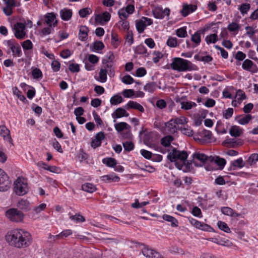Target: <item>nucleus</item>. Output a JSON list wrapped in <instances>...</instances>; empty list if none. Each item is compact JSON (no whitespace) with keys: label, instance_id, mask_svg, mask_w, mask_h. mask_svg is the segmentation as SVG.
Here are the masks:
<instances>
[{"label":"nucleus","instance_id":"f257e3e1","mask_svg":"<svg viewBox=\"0 0 258 258\" xmlns=\"http://www.w3.org/2000/svg\"><path fill=\"white\" fill-rule=\"evenodd\" d=\"M6 239L10 245L18 248L27 247L32 242L30 233L21 229H15L8 233Z\"/></svg>","mask_w":258,"mask_h":258},{"label":"nucleus","instance_id":"f03ea898","mask_svg":"<svg viewBox=\"0 0 258 258\" xmlns=\"http://www.w3.org/2000/svg\"><path fill=\"white\" fill-rule=\"evenodd\" d=\"M171 68L178 72L197 71L198 68L190 61L180 57H175L170 64Z\"/></svg>","mask_w":258,"mask_h":258},{"label":"nucleus","instance_id":"7ed1b4c3","mask_svg":"<svg viewBox=\"0 0 258 258\" xmlns=\"http://www.w3.org/2000/svg\"><path fill=\"white\" fill-rule=\"evenodd\" d=\"M187 122V119L184 116L171 119L165 123V130L169 134H173L179 130V125H184Z\"/></svg>","mask_w":258,"mask_h":258},{"label":"nucleus","instance_id":"20e7f679","mask_svg":"<svg viewBox=\"0 0 258 258\" xmlns=\"http://www.w3.org/2000/svg\"><path fill=\"white\" fill-rule=\"evenodd\" d=\"M32 22L28 20L27 23L26 22H17L14 24L12 30L14 36L16 38L19 40H22L25 38L27 35V30L26 25L32 26Z\"/></svg>","mask_w":258,"mask_h":258},{"label":"nucleus","instance_id":"39448f33","mask_svg":"<svg viewBox=\"0 0 258 258\" xmlns=\"http://www.w3.org/2000/svg\"><path fill=\"white\" fill-rule=\"evenodd\" d=\"M3 43L8 49V53L12 52L14 57H20L22 55L21 46L15 39L5 40Z\"/></svg>","mask_w":258,"mask_h":258},{"label":"nucleus","instance_id":"423d86ee","mask_svg":"<svg viewBox=\"0 0 258 258\" xmlns=\"http://www.w3.org/2000/svg\"><path fill=\"white\" fill-rule=\"evenodd\" d=\"M187 157L188 154L186 151H180L173 148L172 151L168 153L167 159L171 162L179 160L181 162L184 163L186 162Z\"/></svg>","mask_w":258,"mask_h":258},{"label":"nucleus","instance_id":"0eeeda50","mask_svg":"<svg viewBox=\"0 0 258 258\" xmlns=\"http://www.w3.org/2000/svg\"><path fill=\"white\" fill-rule=\"evenodd\" d=\"M134 0H126V6L119 9L118 15L120 19H127L135 11Z\"/></svg>","mask_w":258,"mask_h":258},{"label":"nucleus","instance_id":"6e6552de","mask_svg":"<svg viewBox=\"0 0 258 258\" xmlns=\"http://www.w3.org/2000/svg\"><path fill=\"white\" fill-rule=\"evenodd\" d=\"M6 217L12 221L19 222L24 218L23 213L16 208H10L5 212Z\"/></svg>","mask_w":258,"mask_h":258},{"label":"nucleus","instance_id":"1a4fd4ad","mask_svg":"<svg viewBox=\"0 0 258 258\" xmlns=\"http://www.w3.org/2000/svg\"><path fill=\"white\" fill-rule=\"evenodd\" d=\"M114 55L112 52L109 51L106 56L105 58L103 60V63L109 69V76L113 77L115 76V68L113 67L112 63L114 60Z\"/></svg>","mask_w":258,"mask_h":258},{"label":"nucleus","instance_id":"9d476101","mask_svg":"<svg viewBox=\"0 0 258 258\" xmlns=\"http://www.w3.org/2000/svg\"><path fill=\"white\" fill-rule=\"evenodd\" d=\"M28 190L27 183L19 177L14 182V191L16 194L19 196H23L26 194Z\"/></svg>","mask_w":258,"mask_h":258},{"label":"nucleus","instance_id":"9b49d317","mask_svg":"<svg viewBox=\"0 0 258 258\" xmlns=\"http://www.w3.org/2000/svg\"><path fill=\"white\" fill-rule=\"evenodd\" d=\"M153 24V20L143 17L141 19L136 21V27L139 33H143L146 28Z\"/></svg>","mask_w":258,"mask_h":258},{"label":"nucleus","instance_id":"f8f14e48","mask_svg":"<svg viewBox=\"0 0 258 258\" xmlns=\"http://www.w3.org/2000/svg\"><path fill=\"white\" fill-rule=\"evenodd\" d=\"M11 185L7 174L0 168V191H7Z\"/></svg>","mask_w":258,"mask_h":258},{"label":"nucleus","instance_id":"ddd939ff","mask_svg":"<svg viewBox=\"0 0 258 258\" xmlns=\"http://www.w3.org/2000/svg\"><path fill=\"white\" fill-rule=\"evenodd\" d=\"M152 12L153 16L159 19H162L165 16L168 17L170 13V10L169 8H167L163 10L161 6L155 7L152 9Z\"/></svg>","mask_w":258,"mask_h":258},{"label":"nucleus","instance_id":"4468645a","mask_svg":"<svg viewBox=\"0 0 258 258\" xmlns=\"http://www.w3.org/2000/svg\"><path fill=\"white\" fill-rule=\"evenodd\" d=\"M107 74H109V69L106 66L100 68L97 75L95 76V79L101 83H105L107 80Z\"/></svg>","mask_w":258,"mask_h":258},{"label":"nucleus","instance_id":"2eb2a0df","mask_svg":"<svg viewBox=\"0 0 258 258\" xmlns=\"http://www.w3.org/2000/svg\"><path fill=\"white\" fill-rule=\"evenodd\" d=\"M242 68L251 73H256L258 72V68L256 65L248 59H246L243 61L242 64Z\"/></svg>","mask_w":258,"mask_h":258},{"label":"nucleus","instance_id":"dca6fc26","mask_svg":"<svg viewBox=\"0 0 258 258\" xmlns=\"http://www.w3.org/2000/svg\"><path fill=\"white\" fill-rule=\"evenodd\" d=\"M246 98L245 92L239 89L236 91L234 99L232 101V105L234 107L238 106L240 105L243 100Z\"/></svg>","mask_w":258,"mask_h":258},{"label":"nucleus","instance_id":"f3484780","mask_svg":"<svg viewBox=\"0 0 258 258\" xmlns=\"http://www.w3.org/2000/svg\"><path fill=\"white\" fill-rule=\"evenodd\" d=\"M110 18L111 15L108 12H105L102 14L96 15L95 20L97 24L103 25L110 20Z\"/></svg>","mask_w":258,"mask_h":258},{"label":"nucleus","instance_id":"a211bd4d","mask_svg":"<svg viewBox=\"0 0 258 258\" xmlns=\"http://www.w3.org/2000/svg\"><path fill=\"white\" fill-rule=\"evenodd\" d=\"M105 138V134L103 132H100L98 133L95 136V139L93 140L91 142V147L95 149L99 147L101 145L102 141Z\"/></svg>","mask_w":258,"mask_h":258},{"label":"nucleus","instance_id":"6ab92c4d","mask_svg":"<svg viewBox=\"0 0 258 258\" xmlns=\"http://www.w3.org/2000/svg\"><path fill=\"white\" fill-rule=\"evenodd\" d=\"M192 157L194 160H198L200 161L202 164H204L208 161H213L214 159V157L207 156L204 154L200 153L199 152L195 153L192 154Z\"/></svg>","mask_w":258,"mask_h":258},{"label":"nucleus","instance_id":"aec40b11","mask_svg":"<svg viewBox=\"0 0 258 258\" xmlns=\"http://www.w3.org/2000/svg\"><path fill=\"white\" fill-rule=\"evenodd\" d=\"M142 251L143 255L147 258H162L159 253L147 247L143 248Z\"/></svg>","mask_w":258,"mask_h":258},{"label":"nucleus","instance_id":"412c9836","mask_svg":"<svg viewBox=\"0 0 258 258\" xmlns=\"http://www.w3.org/2000/svg\"><path fill=\"white\" fill-rule=\"evenodd\" d=\"M0 136L4 140L13 145V140L10 135V130L5 125H0Z\"/></svg>","mask_w":258,"mask_h":258},{"label":"nucleus","instance_id":"4be33fe9","mask_svg":"<svg viewBox=\"0 0 258 258\" xmlns=\"http://www.w3.org/2000/svg\"><path fill=\"white\" fill-rule=\"evenodd\" d=\"M45 23L48 26L55 27L57 23L56 14L53 13H47L45 16Z\"/></svg>","mask_w":258,"mask_h":258},{"label":"nucleus","instance_id":"5701e85b","mask_svg":"<svg viewBox=\"0 0 258 258\" xmlns=\"http://www.w3.org/2000/svg\"><path fill=\"white\" fill-rule=\"evenodd\" d=\"M197 8V7L196 5L184 4L183 5L182 9L180 11V13L182 16L185 17L195 11Z\"/></svg>","mask_w":258,"mask_h":258},{"label":"nucleus","instance_id":"b1692460","mask_svg":"<svg viewBox=\"0 0 258 258\" xmlns=\"http://www.w3.org/2000/svg\"><path fill=\"white\" fill-rule=\"evenodd\" d=\"M252 118V117L250 114H247L245 115L241 114L235 117V120L241 125L247 124Z\"/></svg>","mask_w":258,"mask_h":258},{"label":"nucleus","instance_id":"393cba45","mask_svg":"<svg viewBox=\"0 0 258 258\" xmlns=\"http://www.w3.org/2000/svg\"><path fill=\"white\" fill-rule=\"evenodd\" d=\"M125 108L126 109H134L141 112L144 111V107L140 104L134 101H129L125 105Z\"/></svg>","mask_w":258,"mask_h":258},{"label":"nucleus","instance_id":"a878e982","mask_svg":"<svg viewBox=\"0 0 258 258\" xmlns=\"http://www.w3.org/2000/svg\"><path fill=\"white\" fill-rule=\"evenodd\" d=\"M61 19L63 21L70 20L73 15L72 10L68 8H64L60 11L59 12Z\"/></svg>","mask_w":258,"mask_h":258},{"label":"nucleus","instance_id":"bb28decb","mask_svg":"<svg viewBox=\"0 0 258 258\" xmlns=\"http://www.w3.org/2000/svg\"><path fill=\"white\" fill-rule=\"evenodd\" d=\"M89 29L86 26H81L80 27L78 34L79 39L82 41H86L88 36Z\"/></svg>","mask_w":258,"mask_h":258},{"label":"nucleus","instance_id":"cd10ccee","mask_svg":"<svg viewBox=\"0 0 258 258\" xmlns=\"http://www.w3.org/2000/svg\"><path fill=\"white\" fill-rule=\"evenodd\" d=\"M246 34L253 43H256V40L254 35L258 32V30L251 26H246L245 28Z\"/></svg>","mask_w":258,"mask_h":258},{"label":"nucleus","instance_id":"c85d7f7f","mask_svg":"<svg viewBox=\"0 0 258 258\" xmlns=\"http://www.w3.org/2000/svg\"><path fill=\"white\" fill-rule=\"evenodd\" d=\"M221 210L223 214L232 217H236L241 216L240 214L237 213L233 209L228 207H222Z\"/></svg>","mask_w":258,"mask_h":258},{"label":"nucleus","instance_id":"c756f323","mask_svg":"<svg viewBox=\"0 0 258 258\" xmlns=\"http://www.w3.org/2000/svg\"><path fill=\"white\" fill-rule=\"evenodd\" d=\"M116 25L120 30L123 31H128L130 25L126 19H120Z\"/></svg>","mask_w":258,"mask_h":258},{"label":"nucleus","instance_id":"7c9ffc66","mask_svg":"<svg viewBox=\"0 0 258 258\" xmlns=\"http://www.w3.org/2000/svg\"><path fill=\"white\" fill-rule=\"evenodd\" d=\"M202 31L198 30L194 33L191 36V40L195 44V46L200 45L201 42Z\"/></svg>","mask_w":258,"mask_h":258},{"label":"nucleus","instance_id":"2f4dec72","mask_svg":"<svg viewBox=\"0 0 258 258\" xmlns=\"http://www.w3.org/2000/svg\"><path fill=\"white\" fill-rule=\"evenodd\" d=\"M240 25L236 22H232L230 23L227 26V29L232 34L235 35L238 34Z\"/></svg>","mask_w":258,"mask_h":258},{"label":"nucleus","instance_id":"473e14b6","mask_svg":"<svg viewBox=\"0 0 258 258\" xmlns=\"http://www.w3.org/2000/svg\"><path fill=\"white\" fill-rule=\"evenodd\" d=\"M135 52L136 54L144 55L145 56L149 55L147 49L143 44L138 45L135 49Z\"/></svg>","mask_w":258,"mask_h":258},{"label":"nucleus","instance_id":"72a5a7b5","mask_svg":"<svg viewBox=\"0 0 258 258\" xmlns=\"http://www.w3.org/2000/svg\"><path fill=\"white\" fill-rule=\"evenodd\" d=\"M123 99L120 94L118 93L112 96L110 99V102L112 105H117L122 102Z\"/></svg>","mask_w":258,"mask_h":258},{"label":"nucleus","instance_id":"f704fd0d","mask_svg":"<svg viewBox=\"0 0 258 258\" xmlns=\"http://www.w3.org/2000/svg\"><path fill=\"white\" fill-rule=\"evenodd\" d=\"M242 133V131L239 127L236 125L231 126L229 130L230 135L234 137H238Z\"/></svg>","mask_w":258,"mask_h":258},{"label":"nucleus","instance_id":"c9c22d12","mask_svg":"<svg viewBox=\"0 0 258 258\" xmlns=\"http://www.w3.org/2000/svg\"><path fill=\"white\" fill-rule=\"evenodd\" d=\"M119 177L117 175H107L101 177L102 181L110 182L111 181L117 182L119 180Z\"/></svg>","mask_w":258,"mask_h":258},{"label":"nucleus","instance_id":"e433bc0d","mask_svg":"<svg viewBox=\"0 0 258 258\" xmlns=\"http://www.w3.org/2000/svg\"><path fill=\"white\" fill-rule=\"evenodd\" d=\"M166 44L170 47H176L178 45L177 38L175 37L169 36L166 41Z\"/></svg>","mask_w":258,"mask_h":258},{"label":"nucleus","instance_id":"4c0bfd02","mask_svg":"<svg viewBox=\"0 0 258 258\" xmlns=\"http://www.w3.org/2000/svg\"><path fill=\"white\" fill-rule=\"evenodd\" d=\"M82 189L85 191L92 193L96 190V187L92 183H85L82 185Z\"/></svg>","mask_w":258,"mask_h":258},{"label":"nucleus","instance_id":"58836bf2","mask_svg":"<svg viewBox=\"0 0 258 258\" xmlns=\"http://www.w3.org/2000/svg\"><path fill=\"white\" fill-rule=\"evenodd\" d=\"M218 40V36L216 34H212L208 35L205 37V41L207 44L215 43Z\"/></svg>","mask_w":258,"mask_h":258},{"label":"nucleus","instance_id":"ea45409f","mask_svg":"<svg viewBox=\"0 0 258 258\" xmlns=\"http://www.w3.org/2000/svg\"><path fill=\"white\" fill-rule=\"evenodd\" d=\"M111 43L114 48H116L119 45L120 40L117 34L111 33Z\"/></svg>","mask_w":258,"mask_h":258},{"label":"nucleus","instance_id":"a19ab883","mask_svg":"<svg viewBox=\"0 0 258 258\" xmlns=\"http://www.w3.org/2000/svg\"><path fill=\"white\" fill-rule=\"evenodd\" d=\"M163 219L165 221L171 222V226H178V221L175 218L171 216L165 214L163 215Z\"/></svg>","mask_w":258,"mask_h":258},{"label":"nucleus","instance_id":"79ce46f5","mask_svg":"<svg viewBox=\"0 0 258 258\" xmlns=\"http://www.w3.org/2000/svg\"><path fill=\"white\" fill-rule=\"evenodd\" d=\"M176 35L179 38H185L187 36L186 27L183 26L175 30Z\"/></svg>","mask_w":258,"mask_h":258},{"label":"nucleus","instance_id":"37998d69","mask_svg":"<svg viewBox=\"0 0 258 258\" xmlns=\"http://www.w3.org/2000/svg\"><path fill=\"white\" fill-rule=\"evenodd\" d=\"M245 163L243 162V161L241 158H240L237 160H234L231 163V165L229 168V170H232L233 167H238L242 168L244 166Z\"/></svg>","mask_w":258,"mask_h":258},{"label":"nucleus","instance_id":"c03bdc74","mask_svg":"<svg viewBox=\"0 0 258 258\" xmlns=\"http://www.w3.org/2000/svg\"><path fill=\"white\" fill-rule=\"evenodd\" d=\"M102 162L110 167H114L116 165V161L113 158H104Z\"/></svg>","mask_w":258,"mask_h":258},{"label":"nucleus","instance_id":"a18cd8bd","mask_svg":"<svg viewBox=\"0 0 258 258\" xmlns=\"http://www.w3.org/2000/svg\"><path fill=\"white\" fill-rule=\"evenodd\" d=\"M181 105V108L185 110L190 109L197 106V104L195 102L190 101L182 102Z\"/></svg>","mask_w":258,"mask_h":258},{"label":"nucleus","instance_id":"49530a36","mask_svg":"<svg viewBox=\"0 0 258 258\" xmlns=\"http://www.w3.org/2000/svg\"><path fill=\"white\" fill-rule=\"evenodd\" d=\"M22 47L25 52L31 50L33 48V44L30 40L27 39L21 43Z\"/></svg>","mask_w":258,"mask_h":258},{"label":"nucleus","instance_id":"de8ad7c7","mask_svg":"<svg viewBox=\"0 0 258 258\" xmlns=\"http://www.w3.org/2000/svg\"><path fill=\"white\" fill-rule=\"evenodd\" d=\"M210 162H214V163H216L218 166L220 167L221 169H222L224 168L226 162V160L223 158L216 157H214V160L213 161H210Z\"/></svg>","mask_w":258,"mask_h":258},{"label":"nucleus","instance_id":"09e8293b","mask_svg":"<svg viewBox=\"0 0 258 258\" xmlns=\"http://www.w3.org/2000/svg\"><path fill=\"white\" fill-rule=\"evenodd\" d=\"M32 75L33 79L36 80H40L42 78L43 74L41 71L38 68H35L32 71Z\"/></svg>","mask_w":258,"mask_h":258},{"label":"nucleus","instance_id":"8fccbe9b","mask_svg":"<svg viewBox=\"0 0 258 258\" xmlns=\"http://www.w3.org/2000/svg\"><path fill=\"white\" fill-rule=\"evenodd\" d=\"M120 80L126 85L132 84L135 82L134 79L129 75H124L121 78Z\"/></svg>","mask_w":258,"mask_h":258},{"label":"nucleus","instance_id":"3c124183","mask_svg":"<svg viewBox=\"0 0 258 258\" xmlns=\"http://www.w3.org/2000/svg\"><path fill=\"white\" fill-rule=\"evenodd\" d=\"M13 92L14 95L17 97V98L20 101L24 102L26 100L25 97L22 94V92L17 87L13 88Z\"/></svg>","mask_w":258,"mask_h":258},{"label":"nucleus","instance_id":"603ef678","mask_svg":"<svg viewBox=\"0 0 258 258\" xmlns=\"http://www.w3.org/2000/svg\"><path fill=\"white\" fill-rule=\"evenodd\" d=\"M250 8V5L249 4H242L238 7V10L240 11L241 14L244 15L247 13L248 11Z\"/></svg>","mask_w":258,"mask_h":258},{"label":"nucleus","instance_id":"864d4df0","mask_svg":"<svg viewBox=\"0 0 258 258\" xmlns=\"http://www.w3.org/2000/svg\"><path fill=\"white\" fill-rule=\"evenodd\" d=\"M104 48V45L102 41H95L93 43V51L99 52Z\"/></svg>","mask_w":258,"mask_h":258},{"label":"nucleus","instance_id":"5fc2aeb1","mask_svg":"<svg viewBox=\"0 0 258 258\" xmlns=\"http://www.w3.org/2000/svg\"><path fill=\"white\" fill-rule=\"evenodd\" d=\"M39 164L43 165V168L45 170H48L53 173H57L59 170V168L55 166H48L46 164H45L44 162H41Z\"/></svg>","mask_w":258,"mask_h":258},{"label":"nucleus","instance_id":"6e6d98bb","mask_svg":"<svg viewBox=\"0 0 258 258\" xmlns=\"http://www.w3.org/2000/svg\"><path fill=\"white\" fill-rule=\"evenodd\" d=\"M128 124L124 122L115 124V128L118 132H122L125 130L127 129Z\"/></svg>","mask_w":258,"mask_h":258},{"label":"nucleus","instance_id":"4d7b16f0","mask_svg":"<svg viewBox=\"0 0 258 258\" xmlns=\"http://www.w3.org/2000/svg\"><path fill=\"white\" fill-rule=\"evenodd\" d=\"M173 140V138L171 136H167L161 140V144L164 147L170 146L171 142Z\"/></svg>","mask_w":258,"mask_h":258},{"label":"nucleus","instance_id":"13d9d810","mask_svg":"<svg viewBox=\"0 0 258 258\" xmlns=\"http://www.w3.org/2000/svg\"><path fill=\"white\" fill-rule=\"evenodd\" d=\"M181 133L188 137L192 136L193 135L194 132L192 130L188 127H185V124L181 125L179 128Z\"/></svg>","mask_w":258,"mask_h":258},{"label":"nucleus","instance_id":"bf43d9fd","mask_svg":"<svg viewBox=\"0 0 258 258\" xmlns=\"http://www.w3.org/2000/svg\"><path fill=\"white\" fill-rule=\"evenodd\" d=\"M219 228L226 233H230L231 232L230 229L228 226L227 224L224 222L219 221L217 223Z\"/></svg>","mask_w":258,"mask_h":258},{"label":"nucleus","instance_id":"052dcab7","mask_svg":"<svg viewBox=\"0 0 258 258\" xmlns=\"http://www.w3.org/2000/svg\"><path fill=\"white\" fill-rule=\"evenodd\" d=\"M18 207L23 210H29V203L27 200H22L17 204Z\"/></svg>","mask_w":258,"mask_h":258},{"label":"nucleus","instance_id":"680f3d73","mask_svg":"<svg viewBox=\"0 0 258 258\" xmlns=\"http://www.w3.org/2000/svg\"><path fill=\"white\" fill-rule=\"evenodd\" d=\"M155 89L156 85L154 83H147L144 87V90L150 93H153Z\"/></svg>","mask_w":258,"mask_h":258},{"label":"nucleus","instance_id":"e2e57ef3","mask_svg":"<svg viewBox=\"0 0 258 258\" xmlns=\"http://www.w3.org/2000/svg\"><path fill=\"white\" fill-rule=\"evenodd\" d=\"M72 232L71 230L67 229V230H63L59 234L55 235V237H56V239H61V238H63V237H68V236L72 234Z\"/></svg>","mask_w":258,"mask_h":258},{"label":"nucleus","instance_id":"0e129e2a","mask_svg":"<svg viewBox=\"0 0 258 258\" xmlns=\"http://www.w3.org/2000/svg\"><path fill=\"white\" fill-rule=\"evenodd\" d=\"M92 13V10L89 8H86L80 10L79 12V15L81 18H85Z\"/></svg>","mask_w":258,"mask_h":258},{"label":"nucleus","instance_id":"69168bd1","mask_svg":"<svg viewBox=\"0 0 258 258\" xmlns=\"http://www.w3.org/2000/svg\"><path fill=\"white\" fill-rule=\"evenodd\" d=\"M122 94L125 98H134V90L131 89H124L122 91Z\"/></svg>","mask_w":258,"mask_h":258},{"label":"nucleus","instance_id":"338daca9","mask_svg":"<svg viewBox=\"0 0 258 258\" xmlns=\"http://www.w3.org/2000/svg\"><path fill=\"white\" fill-rule=\"evenodd\" d=\"M149 204V201L139 203L138 199H136L135 202L134 203H133L131 206H132V207L133 208L138 209V208H142L143 207H144Z\"/></svg>","mask_w":258,"mask_h":258},{"label":"nucleus","instance_id":"774afa93","mask_svg":"<svg viewBox=\"0 0 258 258\" xmlns=\"http://www.w3.org/2000/svg\"><path fill=\"white\" fill-rule=\"evenodd\" d=\"M258 161V154H251L248 158L247 160V162L250 164L252 165L253 164H255Z\"/></svg>","mask_w":258,"mask_h":258}]
</instances>
